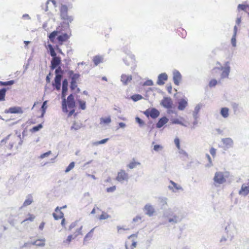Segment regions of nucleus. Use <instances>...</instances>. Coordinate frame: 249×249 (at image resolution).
Wrapping results in <instances>:
<instances>
[{"mask_svg": "<svg viewBox=\"0 0 249 249\" xmlns=\"http://www.w3.org/2000/svg\"><path fill=\"white\" fill-rule=\"evenodd\" d=\"M163 216L168 218V221L171 224H175L181 221L183 218L181 210L178 207L169 208L163 212Z\"/></svg>", "mask_w": 249, "mask_h": 249, "instance_id": "obj_1", "label": "nucleus"}, {"mask_svg": "<svg viewBox=\"0 0 249 249\" xmlns=\"http://www.w3.org/2000/svg\"><path fill=\"white\" fill-rule=\"evenodd\" d=\"M20 135L18 136L8 135L5 138L2 140L0 143V153L3 155L7 149L11 150L14 144L19 140Z\"/></svg>", "mask_w": 249, "mask_h": 249, "instance_id": "obj_2", "label": "nucleus"}, {"mask_svg": "<svg viewBox=\"0 0 249 249\" xmlns=\"http://www.w3.org/2000/svg\"><path fill=\"white\" fill-rule=\"evenodd\" d=\"M68 11L67 6L62 4L60 9V17L61 19L64 20L63 23L65 25L66 28L70 30V23L73 20V17L68 15Z\"/></svg>", "mask_w": 249, "mask_h": 249, "instance_id": "obj_3", "label": "nucleus"}, {"mask_svg": "<svg viewBox=\"0 0 249 249\" xmlns=\"http://www.w3.org/2000/svg\"><path fill=\"white\" fill-rule=\"evenodd\" d=\"M228 172H216L213 177V185L215 187H219L220 185L226 182V178L228 177Z\"/></svg>", "mask_w": 249, "mask_h": 249, "instance_id": "obj_4", "label": "nucleus"}, {"mask_svg": "<svg viewBox=\"0 0 249 249\" xmlns=\"http://www.w3.org/2000/svg\"><path fill=\"white\" fill-rule=\"evenodd\" d=\"M68 82L67 79H65L63 80L62 82V111L64 112L67 113L68 112V110L67 109V104H66V96L67 95V92L68 90Z\"/></svg>", "mask_w": 249, "mask_h": 249, "instance_id": "obj_5", "label": "nucleus"}, {"mask_svg": "<svg viewBox=\"0 0 249 249\" xmlns=\"http://www.w3.org/2000/svg\"><path fill=\"white\" fill-rule=\"evenodd\" d=\"M229 62H227L226 63V66L225 67H221L220 68H215L213 69V71H216V70H220L222 71V72L220 75V78L221 79L227 78L229 77V75L230 72V66H229Z\"/></svg>", "mask_w": 249, "mask_h": 249, "instance_id": "obj_6", "label": "nucleus"}, {"mask_svg": "<svg viewBox=\"0 0 249 249\" xmlns=\"http://www.w3.org/2000/svg\"><path fill=\"white\" fill-rule=\"evenodd\" d=\"M144 114L147 117H150L152 119H156L160 115V111L155 108H149L143 112Z\"/></svg>", "mask_w": 249, "mask_h": 249, "instance_id": "obj_7", "label": "nucleus"}, {"mask_svg": "<svg viewBox=\"0 0 249 249\" xmlns=\"http://www.w3.org/2000/svg\"><path fill=\"white\" fill-rule=\"evenodd\" d=\"M129 179L128 174L124 170H121L117 174L116 180L123 183L124 181H127Z\"/></svg>", "mask_w": 249, "mask_h": 249, "instance_id": "obj_8", "label": "nucleus"}, {"mask_svg": "<svg viewBox=\"0 0 249 249\" xmlns=\"http://www.w3.org/2000/svg\"><path fill=\"white\" fill-rule=\"evenodd\" d=\"M170 184L168 185V188L172 192L176 193L178 192L179 191H183V188L180 185L173 181V180H170Z\"/></svg>", "mask_w": 249, "mask_h": 249, "instance_id": "obj_9", "label": "nucleus"}, {"mask_svg": "<svg viewBox=\"0 0 249 249\" xmlns=\"http://www.w3.org/2000/svg\"><path fill=\"white\" fill-rule=\"evenodd\" d=\"M160 104L165 108L170 109L173 106V102L170 97H164Z\"/></svg>", "mask_w": 249, "mask_h": 249, "instance_id": "obj_10", "label": "nucleus"}, {"mask_svg": "<svg viewBox=\"0 0 249 249\" xmlns=\"http://www.w3.org/2000/svg\"><path fill=\"white\" fill-rule=\"evenodd\" d=\"M144 213L149 217L153 216L155 213V210L153 205L150 203L145 205L143 208Z\"/></svg>", "mask_w": 249, "mask_h": 249, "instance_id": "obj_11", "label": "nucleus"}, {"mask_svg": "<svg viewBox=\"0 0 249 249\" xmlns=\"http://www.w3.org/2000/svg\"><path fill=\"white\" fill-rule=\"evenodd\" d=\"M225 231L228 235V237L230 238V240H232L234 237L235 227L233 225L228 224L225 229Z\"/></svg>", "mask_w": 249, "mask_h": 249, "instance_id": "obj_12", "label": "nucleus"}, {"mask_svg": "<svg viewBox=\"0 0 249 249\" xmlns=\"http://www.w3.org/2000/svg\"><path fill=\"white\" fill-rule=\"evenodd\" d=\"M221 142L225 149H229L233 147L234 142L233 140L231 138H222Z\"/></svg>", "mask_w": 249, "mask_h": 249, "instance_id": "obj_13", "label": "nucleus"}, {"mask_svg": "<svg viewBox=\"0 0 249 249\" xmlns=\"http://www.w3.org/2000/svg\"><path fill=\"white\" fill-rule=\"evenodd\" d=\"M173 74L174 84L178 86L179 85L182 78L180 73L178 70H175L173 72Z\"/></svg>", "mask_w": 249, "mask_h": 249, "instance_id": "obj_14", "label": "nucleus"}, {"mask_svg": "<svg viewBox=\"0 0 249 249\" xmlns=\"http://www.w3.org/2000/svg\"><path fill=\"white\" fill-rule=\"evenodd\" d=\"M67 107L69 108H73L75 107V102L74 99L73 95L71 94L67 97L66 100Z\"/></svg>", "mask_w": 249, "mask_h": 249, "instance_id": "obj_15", "label": "nucleus"}, {"mask_svg": "<svg viewBox=\"0 0 249 249\" xmlns=\"http://www.w3.org/2000/svg\"><path fill=\"white\" fill-rule=\"evenodd\" d=\"M61 58L59 56L52 58L51 62V69L54 70L56 69L61 63Z\"/></svg>", "mask_w": 249, "mask_h": 249, "instance_id": "obj_16", "label": "nucleus"}, {"mask_svg": "<svg viewBox=\"0 0 249 249\" xmlns=\"http://www.w3.org/2000/svg\"><path fill=\"white\" fill-rule=\"evenodd\" d=\"M62 75H56L54 78V82L53 84L57 90H59L61 88V81L62 78Z\"/></svg>", "mask_w": 249, "mask_h": 249, "instance_id": "obj_17", "label": "nucleus"}, {"mask_svg": "<svg viewBox=\"0 0 249 249\" xmlns=\"http://www.w3.org/2000/svg\"><path fill=\"white\" fill-rule=\"evenodd\" d=\"M168 79V76L166 73H162L159 75L157 84L159 85H162L164 84V81H166Z\"/></svg>", "mask_w": 249, "mask_h": 249, "instance_id": "obj_18", "label": "nucleus"}, {"mask_svg": "<svg viewBox=\"0 0 249 249\" xmlns=\"http://www.w3.org/2000/svg\"><path fill=\"white\" fill-rule=\"evenodd\" d=\"M5 112V113H10L22 114L23 113V111L22 110V108L20 107H10L8 110H6Z\"/></svg>", "mask_w": 249, "mask_h": 249, "instance_id": "obj_19", "label": "nucleus"}, {"mask_svg": "<svg viewBox=\"0 0 249 249\" xmlns=\"http://www.w3.org/2000/svg\"><path fill=\"white\" fill-rule=\"evenodd\" d=\"M204 105L201 103H199L196 105L193 112V116L195 120L197 119L198 118V113Z\"/></svg>", "mask_w": 249, "mask_h": 249, "instance_id": "obj_20", "label": "nucleus"}, {"mask_svg": "<svg viewBox=\"0 0 249 249\" xmlns=\"http://www.w3.org/2000/svg\"><path fill=\"white\" fill-rule=\"evenodd\" d=\"M132 76L123 74L121 76V81L124 85H127L132 80Z\"/></svg>", "mask_w": 249, "mask_h": 249, "instance_id": "obj_21", "label": "nucleus"}, {"mask_svg": "<svg viewBox=\"0 0 249 249\" xmlns=\"http://www.w3.org/2000/svg\"><path fill=\"white\" fill-rule=\"evenodd\" d=\"M249 193V183L248 184V185H246L245 184H243L241 188L239 191V194L240 195L246 196Z\"/></svg>", "mask_w": 249, "mask_h": 249, "instance_id": "obj_22", "label": "nucleus"}, {"mask_svg": "<svg viewBox=\"0 0 249 249\" xmlns=\"http://www.w3.org/2000/svg\"><path fill=\"white\" fill-rule=\"evenodd\" d=\"M188 105V101L186 99H181L178 101V108L179 110H183Z\"/></svg>", "mask_w": 249, "mask_h": 249, "instance_id": "obj_23", "label": "nucleus"}, {"mask_svg": "<svg viewBox=\"0 0 249 249\" xmlns=\"http://www.w3.org/2000/svg\"><path fill=\"white\" fill-rule=\"evenodd\" d=\"M69 37L70 36H69L67 33H64L60 35H58L57 37V39L59 43L61 45L63 42L67 41Z\"/></svg>", "mask_w": 249, "mask_h": 249, "instance_id": "obj_24", "label": "nucleus"}, {"mask_svg": "<svg viewBox=\"0 0 249 249\" xmlns=\"http://www.w3.org/2000/svg\"><path fill=\"white\" fill-rule=\"evenodd\" d=\"M168 119L166 117H163L159 119L156 124V127L160 128L168 122Z\"/></svg>", "mask_w": 249, "mask_h": 249, "instance_id": "obj_25", "label": "nucleus"}, {"mask_svg": "<svg viewBox=\"0 0 249 249\" xmlns=\"http://www.w3.org/2000/svg\"><path fill=\"white\" fill-rule=\"evenodd\" d=\"M60 33L59 28H57L55 31H53L48 36V37L51 42H53L55 37L58 36Z\"/></svg>", "mask_w": 249, "mask_h": 249, "instance_id": "obj_26", "label": "nucleus"}, {"mask_svg": "<svg viewBox=\"0 0 249 249\" xmlns=\"http://www.w3.org/2000/svg\"><path fill=\"white\" fill-rule=\"evenodd\" d=\"M33 202V198L31 195H28L26 196V198L24 201L22 206L20 207V209H22L23 207H26L30 205Z\"/></svg>", "mask_w": 249, "mask_h": 249, "instance_id": "obj_27", "label": "nucleus"}, {"mask_svg": "<svg viewBox=\"0 0 249 249\" xmlns=\"http://www.w3.org/2000/svg\"><path fill=\"white\" fill-rule=\"evenodd\" d=\"M55 212L58 213V214L55 213H53V214L55 220H58L63 217L64 213L60 211L59 207H57L55 209Z\"/></svg>", "mask_w": 249, "mask_h": 249, "instance_id": "obj_28", "label": "nucleus"}, {"mask_svg": "<svg viewBox=\"0 0 249 249\" xmlns=\"http://www.w3.org/2000/svg\"><path fill=\"white\" fill-rule=\"evenodd\" d=\"M68 74L69 76L71 78V81H76V80L80 77V74L79 73H74L72 70L68 71Z\"/></svg>", "mask_w": 249, "mask_h": 249, "instance_id": "obj_29", "label": "nucleus"}, {"mask_svg": "<svg viewBox=\"0 0 249 249\" xmlns=\"http://www.w3.org/2000/svg\"><path fill=\"white\" fill-rule=\"evenodd\" d=\"M220 113L224 118H227L229 116V109L228 107H222Z\"/></svg>", "mask_w": 249, "mask_h": 249, "instance_id": "obj_30", "label": "nucleus"}, {"mask_svg": "<svg viewBox=\"0 0 249 249\" xmlns=\"http://www.w3.org/2000/svg\"><path fill=\"white\" fill-rule=\"evenodd\" d=\"M100 124H106L108 125L111 122V119L110 116H108L107 117H101L100 119Z\"/></svg>", "mask_w": 249, "mask_h": 249, "instance_id": "obj_31", "label": "nucleus"}, {"mask_svg": "<svg viewBox=\"0 0 249 249\" xmlns=\"http://www.w3.org/2000/svg\"><path fill=\"white\" fill-rule=\"evenodd\" d=\"M131 60L132 62L134 60V56L133 55H129L123 59L124 63L127 66L130 65V62L129 60Z\"/></svg>", "mask_w": 249, "mask_h": 249, "instance_id": "obj_32", "label": "nucleus"}, {"mask_svg": "<svg viewBox=\"0 0 249 249\" xmlns=\"http://www.w3.org/2000/svg\"><path fill=\"white\" fill-rule=\"evenodd\" d=\"M159 201L162 208L164 206L167 205L168 198L165 197H159Z\"/></svg>", "mask_w": 249, "mask_h": 249, "instance_id": "obj_33", "label": "nucleus"}, {"mask_svg": "<svg viewBox=\"0 0 249 249\" xmlns=\"http://www.w3.org/2000/svg\"><path fill=\"white\" fill-rule=\"evenodd\" d=\"M8 89L3 88L0 89V102L5 100L6 92Z\"/></svg>", "mask_w": 249, "mask_h": 249, "instance_id": "obj_34", "label": "nucleus"}, {"mask_svg": "<svg viewBox=\"0 0 249 249\" xmlns=\"http://www.w3.org/2000/svg\"><path fill=\"white\" fill-rule=\"evenodd\" d=\"M103 57L100 55H96L93 57V61L96 66H97L99 63L102 62Z\"/></svg>", "mask_w": 249, "mask_h": 249, "instance_id": "obj_35", "label": "nucleus"}, {"mask_svg": "<svg viewBox=\"0 0 249 249\" xmlns=\"http://www.w3.org/2000/svg\"><path fill=\"white\" fill-rule=\"evenodd\" d=\"M47 101H45L43 102V103L41 106V112H42L41 115V117H43L44 114L46 112V110L47 108Z\"/></svg>", "mask_w": 249, "mask_h": 249, "instance_id": "obj_36", "label": "nucleus"}, {"mask_svg": "<svg viewBox=\"0 0 249 249\" xmlns=\"http://www.w3.org/2000/svg\"><path fill=\"white\" fill-rule=\"evenodd\" d=\"M249 9V5L246 4H240L238 5L237 9L238 10H243L246 12H247V10Z\"/></svg>", "mask_w": 249, "mask_h": 249, "instance_id": "obj_37", "label": "nucleus"}, {"mask_svg": "<svg viewBox=\"0 0 249 249\" xmlns=\"http://www.w3.org/2000/svg\"><path fill=\"white\" fill-rule=\"evenodd\" d=\"M171 123L172 124H178L184 126H187V125L185 124L184 123H182L181 121H180L178 119L174 118L171 119Z\"/></svg>", "mask_w": 249, "mask_h": 249, "instance_id": "obj_38", "label": "nucleus"}, {"mask_svg": "<svg viewBox=\"0 0 249 249\" xmlns=\"http://www.w3.org/2000/svg\"><path fill=\"white\" fill-rule=\"evenodd\" d=\"M43 127V125L41 124H39L38 125L34 126L31 129V132H36L39 131L40 129Z\"/></svg>", "mask_w": 249, "mask_h": 249, "instance_id": "obj_39", "label": "nucleus"}, {"mask_svg": "<svg viewBox=\"0 0 249 249\" xmlns=\"http://www.w3.org/2000/svg\"><path fill=\"white\" fill-rule=\"evenodd\" d=\"M15 83L14 80H10L6 82L0 81V86H11Z\"/></svg>", "mask_w": 249, "mask_h": 249, "instance_id": "obj_40", "label": "nucleus"}, {"mask_svg": "<svg viewBox=\"0 0 249 249\" xmlns=\"http://www.w3.org/2000/svg\"><path fill=\"white\" fill-rule=\"evenodd\" d=\"M142 96L140 94H134L131 96V99L134 102H137L142 99Z\"/></svg>", "mask_w": 249, "mask_h": 249, "instance_id": "obj_41", "label": "nucleus"}, {"mask_svg": "<svg viewBox=\"0 0 249 249\" xmlns=\"http://www.w3.org/2000/svg\"><path fill=\"white\" fill-rule=\"evenodd\" d=\"M94 228H93L92 229H91L90 231L89 232H88L86 235L85 236L84 238V242H86V241L88 240V239L89 238H91L92 236V235H93V231H94Z\"/></svg>", "mask_w": 249, "mask_h": 249, "instance_id": "obj_42", "label": "nucleus"}, {"mask_svg": "<svg viewBox=\"0 0 249 249\" xmlns=\"http://www.w3.org/2000/svg\"><path fill=\"white\" fill-rule=\"evenodd\" d=\"M108 140L109 139L108 138L104 139L101 141L94 142H93L92 144L93 145H95V146H97L99 144H104V143H106L108 141Z\"/></svg>", "mask_w": 249, "mask_h": 249, "instance_id": "obj_43", "label": "nucleus"}, {"mask_svg": "<svg viewBox=\"0 0 249 249\" xmlns=\"http://www.w3.org/2000/svg\"><path fill=\"white\" fill-rule=\"evenodd\" d=\"M74 236L73 235H69L67 238L63 241V243L67 245H69L70 242L71 241L72 239H74Z\"/></svg>", "mask_w": 249, "mask_h": 249, "instance_id": "obj_44", "label": "nucleus"}, {"mask_svg": "<svg viewBox=\"0 0 249 249\" xmlns=\"http://www.w3.org/2000/svg\"><path fill=\"white\" fill-rule=\"evenodd\" d=\"M78 103H79V107L82 110H85L86 108V102L81 100H78Z\"/></svg>", "mask_w": 249, "mask_h": 249, "instance_id": "obj_45", "label": "nucleus"}, {"mask_svg": "<svg viewBox=\"0 0 249 249\" xmlns=\"http://www.w3.org/2000/svg\"><path fill=\"white\" fill-rule=\"evenodd\" d=\"M36 246L43 247L45 245V239L44 238L36 240Z\"/></svg>", "mask_w": 249, "mask_h": 249, "instance_id": "obj_46", "label": "nucleus"}, {"mask_svg": "<svg viewBox=\"0 0 249 249\" xmlns=\"http://www.w3.org/2000/svg\"><path fill=\"white\" fill-rule=\"evenodd\" d=\"M140 164L141 163L139 162H131L129 164H128L127 166L130 169H132L135 168L137 166V165H140Z\"/></svg>", "mask_w": 249, "mask_h": 249, "instance_id": "obj_47", "label": "nucleus"}, {"mask_svg": "<svg viewBox=\"0 0 249 249\" xmlns=\"http://www.w3.org/2000/svg\"><path fill=\"white\" fill-rule=\"evenodd\" d=\"M29 217L28 218H26L24 220H23L21 222V224L27 221H33L34 219L35 218V216L32 214H29Z\"/></svg>", "mask_w": 249, "mask_h": 249, "instance_id": "obj_48", "label": "nucleus"}, {"mask_svg": "<svg viewBox=\"0 0 249 249\" xmlns=\"http://www.w3.org/2000/svg\"><path fill=\"white\" fill-rule=\"evenodd\" d=\"M110 216L105 212H103L102 214L100 216V220H105L109 218Z\"/></svg>", "mask_w": 249, "mask_h": 249, "instance_id": "obj_49", "label": "nucleus"}, {"mask_svg": "<svg viewBox=\"0 0 249 249\" xmlns=\"http://www.w3.org/2000/svg\"><path fill=\"white\" fill-rule=\"evenodd\" d=\"M75 163L74 162H71L70 163V164L68 166L65 170V172L68 173L70 172L72 169H73L74 167Z\"/></svg>", "mask_w": 249, "mask_h": 249, "instance_id": "obj_50", "label": "nucleus"}, {"mask_svg": "<svg viewBox=\"0 0 249 249\" xmlns=\"http://www.w3.org/2000/svg\"><path fill=\"white\" fill-rule=\"evenodd\" d=\"M83 228V226H81V227L76 230V231L74 233V238H76L79 235H82V229Z\"/></svg>", "mask_w": 249, "mask_h": 249, "instance_id": "obj_51", "label": "nucleus"}, {"mask_svg": "<svg viewBox=\"0 0 249 249\" xmlns=\"http://www.w3.org/2000/svg\"><path fill=\"white\" fill-rule=\"evenodd\" d=\"M142 217L138 215L133 218L132 221L134 223H140L142 222Z\"/></svg>", "mask_w": 249, "mask_h": 249, "instance_id": "obj_52", "label": "nucleus"}, {"mask_svg": "<svg viewBox=\"0 0 249 249\" xmlns=\"http://www.w3.org/2000/svg\"><path fill=\"white\" fill-rule=\"evenodd\" d=\"M82 126L81 124H78L74 123L71 127V129H74L75 130L79 129Z\"/></svg>", "mask_w": 249, "mask_h": 249, "instance_id": "obj_53", "label": "nucleus"}, {"mask_svg": "<svg viewBox=\"0 0 249 249\" xmlns=\"http://www.w3.org/2000/svg\"><path fill=\"white\" fill-rule=\"evenodd\" d=\"M178 149V153L179 154L182 155L185 158H188V155L187 153L183 149H181L180 148Z\"/></svg>", "mask_w": 249, "mask_h": 249, "instance_id": "obj_54", "label": "nucleus"}, {"mask_svg": "<svg viewBox=\"0 0 249 249\" xmlns=\"http://www.w3.org/2000/svg\"><path fill=\"white\" fill-rule=\"evenodd\" d=\"M135 120H136V122L138 124H139L140 126H142V125H144V122L140 118H139L138 117H136L135 118Z\"/></svg>", "mask_w": 249, "mask_h": 249, "instance_id": "obj_55", "label": "nucleus"}, {"mask_svg": "<svg viewBox=\"0 0 249 249\" xmlns=\"http://www.w3.org/2000/svg\"><path fill=\"white\" fill-rule=\"evenodd\" d=\"M52 153V152L51 151H49L45 153H43L42 154H41L40 156H39V158L41 159H43L46 157H48L50 155H51Z\"/></svg>", "mask_w": 249, "mask_h": 249, "instance_id": "obj_56", "label": "nucleus"}, {"mask_svg": "<svg viewBox=\"0 0 249 249\" xmlns=\"http://www.w3.org/2000/svg\"><path fill=\"white\" fill-rule=\"evenodd\" d=\"M217 84V81L215 79H212L209 82V86L210 87H213L216 85Z\"/></svg>", "mask_w": 249, "mask_h": 249, "instance_id": "obj_57", "label": "nucleus"}, {"mask_svg": "<svg viewBox=\"0 0 249 249\" xmlns=\"http://www.w3.org/2000/svg\"><path fill=\"white\" fill-rule=\"evenodd\" d=\"M174 143L178 149H179L180 148V141L178 138L177 137L174 139Z\"/></svg>", "mask_w": 249, "mask_h": 249, "instance_id": "obj_58", "label": "nucleus"}, {"mask_svg": "<svg viewBox=\"0 0 249 249\" xmlns=\"http://www.w3.org/2000/svg\"><path fill=\"white\" fill-rule=\"evenodd\" d=\"M63 71L60 67H58L55 69V73L56 75H62Z\"/></svg>", "mask_w": 249, "mask_h": 249, "instance_id": "obj_59", "label": "nucleus"}, {"mask_svg": "<svg viewBox=\"0 0 249 249\" xmlns=\"http://www.w3.org/2000/svg\"><path fill=\"white\" fill-rule=\"evenodd\" d=\"M77 87L76 81H71L70 88L73 90Z\"/></svg>", "mask_w": 249, "mask_h": 249, "instance_id": "obj_60", "label": "nucleus"}, {"mask_svg": "<svg viewBox=\"0 0 249 249\" xmlns=\"http://www.w3.org/2000/svg\"><path fill=\"white\" fill-rule=\"evenodd\" d=\"M153 85V82L152 80H147L143 84V86H152Z\"/></svg>", "mask_w": 249, "mask_h": 249, "instance_id": "obj_61", "label": "nucleus"}, {"mask_svg": "<svg viewBox=\"0 0 249 249\" xmlns=\"http://www.w3.org/2000/svg\"><path fill=\"white\" fill-rule=\"evenodd\" d=\"M236 36L233 35L231 39V43L233 47H236Z\"/></svg>", "mask_w": 249, "mask_h": 249, "instance_id": "obj_62", "label": "nucleus"}, {"mask_svg": "<svg viewBox=\"0 0 249 249\" xmlns=\"http://www.w3.org/2000/svg\"><path fill=\"white\" fill-rule=\"evenodd\" d=\"M116 186H113L107 188V192L108 193H112L114 192L116 190Z\"/></svg>", "mask_w": 249, "mask_h": 249, "instance_id": "obj_63", "label": "nucleus"}, {"mask_svg": "<svg viewBox=\"0 0 249 249\" xmlns=\"http://www.w3.org/2000/svg\"><path fill=\"white\" fill-rule=\"evenodd\" d=\"M162 149V147L160 145H159V144L155 145L154 146V148H153V149L155 151H157V152L160 150H161Z\"/></svg>", "mask_w": 249, "mask_h": 249, "instance_id": "obj_64", "label": "nucleus"}]
</instances>
